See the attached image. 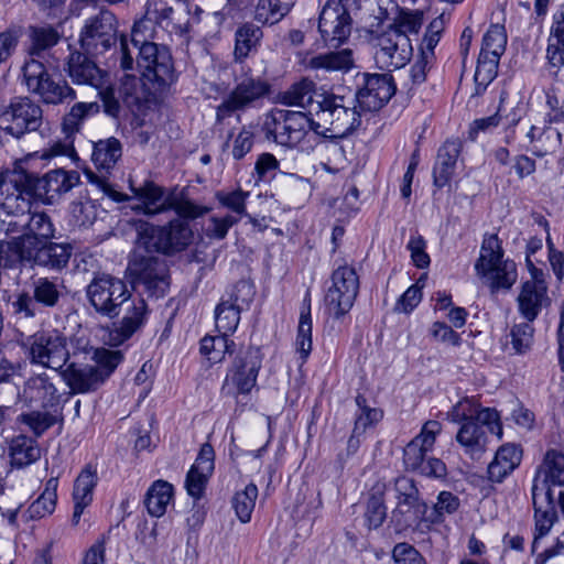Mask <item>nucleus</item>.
<instances>
[{"mask_svg": "<svg viewBox=\"0 0 564 564\" xmlns=\"http://www.w3.org/2000/svg\"><path fill=\"white\" fill-rule=\"evenodd\" d=\"M135 230V253L131 270L147 292L156 297L163 296L169 286L167 269L163 261L151 253H166L164 228L139 221Z\"/></svg>", "mask_w": 564, "mask_h": 564, "instance_id": "nucleus-1", "label": "nucleus"}, {"mask_svg": "<svg viewBox=\"0 0 564 564\" xmlns=\"http://www.w3.org/2000/svg\"><path fill=\"white\" fill-rule=\"evenodd\" d=\"M319 93V134L325 138H344L361 123L362 112L354 101L347 102L344 96Z\"/></svg>", "mask_w": 564, "mask_h": 564, "instance_id": "nucleus-2", "label": "nucleus"}, {"mask_svg": "<svg viewBox=\"0 0 564 564\" xmlns=\"http://www.w3.org/2000/svg\"><path fill=\"white\" fill-rule=\"evenodd\" d=\"M96 366L68 365L59 373L73 393H88L97 390L122 361L119 350L97 349L94 354Z\"/></svg>", "mask_w": 564, "mask_h": 564, "instance_id": "nucleus-3", "label": "nucleus"}, {"mask_svg": "<svg viewBox=\"0 0 564 564\" xmlns=\"http://www.w3.org/2000/svg\"><path fill=\"white\" fill-rule=\"evenodd\" d=\"M359 290V280L356 271L343 265L336 269L332 274V284L325 294L326 325L330 329L336 328V324L352 307Z\"/></svg>", "mask_w": 564, "mask_h": 564, "instance_id": "nucleus-4", "label": "nucleus"}, {"mask_svg": "<svg viewBox=\"0 0 564 564\" xmlns=\"http://www.w3.org/2000/svg\"><path fill=\"white\" fill-rule=\"evenodd\" d=\"M263 130L268 139L281 145L292 147L299 143L308 130L315 132V122L312 112L273 109L265 116Z\"/></svg>", "mask_w": 564, "mask_h": 564, "instance_id": "nucleus-5", "label": "nucleus"}, {"mask_svg": "<svg viewBox=\"0 0 564 564\" xmlns=\"http://www.w3.org/2000/svg\"><path fill=\"white\" fill-rule=\"evenodd\" d=\"M31 364L61 371L69 358L67 338L58 329H41L24 343Z\"/></svg>", "mask_w": 564, "mask_h": 564, "instance_id": "nucleus-6", "label": "nucleus"}, {"mask_svg": "<svg viewBox=\"0 0 564 564\" xmlns=\"http://www.w3.org/2000/svg\"><path fill=\"white\" fill-rule=\"evenodd\" d=\"M23 79L29 93L47 105H61L76 98V91L65 80H54L46 66L31 57L23 67Z\"/></svg>", "mask_w": 564, "mask_h": 564, "instance_id": "nucleus-7", "label": "nucleus"}, {"mask_svg": "<svg viewBox=\"0 0 564 564\" xmlns=\"http://www.w3.org/2000/svg\"><path fill=\"white\" fill-rule=\"evenodd\" d=\"M122 156L121 142L110 137L99 140L93 145L91 161L97 169V173L87 172V177L104 195L111 198L113 202H124L127 195L118 192L113 185L107 180V175L111 173L116 164Z\"/></svg>", "mask_w": 564, "mask_h": 564, "instance_id": "nucleus-8", "label": "nucleus"}, {"mask_svg": "<svg viewBox=\"0 0 564 564\" xmlns=\"http://www.w3.org/2000/svg\"><path fill=\"white\" fill-rule=\"evenodd\" d=\"M126 282L110 274L95 276L86 288V295L95 311L110 318L121 313V304L130 297Z\"/></svg>", "mask_w": 564, "mask_h": 564, "instance_id": "nucleus-9", "label": "nucleus"}, {"mask_svg": "<svg viewBox=\"0 0 564 564\" xmlns=\"http://www.w3.org/2000/svg\"><path fill=\"white\" fill-rule=\"evenodd\" d=\"M369 34V42L375 50V62L380 69L391 72L404 67L410 62L413 46L405 35L389 29L382 33L370 30Z\"/></svg>", "mask_w": 564, "mask_h": 564, "instance_id": "nucleus-10", "label": "nucleus"}, {"mask_svg": "<svg viewBox=\"0 0 564 564\" xmlns=\"http://www.w3.org/2000/svg\"><path fill=\"white\" fill-rule=\"evenodd\" d=\"M63 284L59 279H51L41 276L32 281V295L23 292L18 295L12 303L13 313L17 319L34 318L37 314L39 306L52 308L55 307L63 293Z\"/></svg>", "mask_w": 564, "mask_h": 564, "instance_id": "nucleus-11", "label": "nucleus"}, {"mask_svg": "<svg viewBox=\"0 0 564 564\" xmlns=\"http://www.w3.org/2000/svg\"><path fill=\"white\" fill-rule=\"evenodd\" d=\"M43 124L41 106L28 97L13 99L0 112V130L17 139L40 130Z\"/></svg>", "mask_w": 564, "mask_h": 564, "instance_id": "nucleus-12", "label": "nucleus"}, {"mask_svg": "<svg viewBox=\"0 0 564 564\" xmlns=\"http://www.w3.org/2000/svg\"><path fill=\"white\" fill-rule=\"evenodd\" d=\"M14 183L29 182L35 198L53 204L63 194L69 192L79 183L76 171L53 170L42 177L20 171L15 173Z\"/></svg>", "mask_w": 564, "mask_h": 564, "instance_id": "nucleus-13", "label": "nucleus"}, {"mask_svg": "<svg viewBox=\"0 0 564 564\" xmlns=\"http://www.w3.org/2000/svg\"><path fill=\"white\" fill-rule=\"evenodd\" d=\"M506 45L507 34L503 25H490L484 35L482 46L475 72L477 94L485 90L487 85L495 78L498 62L506 50Z\"/></svg>", "mask_w": 564, "mask_h": 564, "instance_id": "nucleus-14", "label": "nucleus"}, {"mask_svg": "<svg viewBox=\"0 0 564 564\" xmlns=\"http://www.w3.org/2000/svg\"><path fill=\"white\" fill-rule=\"evenodd\" d=\"M137 66L149 82L165 86L174 82L175 70L170 50L164 45L144 42L138 47Z\"/></svg>", "mask_w": 564, "mask_h": 564, "instance_id": "nucleus-15", "label": "nucleus"}, {"mask_svg": "<svg viewBox=\"0 0 564 564\" xmlns=\"http://www.w3.org/2000/svg\"><path fill=\"white\" fill-rule=\"evenodd\" d=\"M254 295L253 285L241 280L236 283L227 297H224L215 308L216 328L220 334L229 336L240 322V313L249 306Z\"/></svg>", "mask_w": 564, "mask_h": 564, "instance_id": "nucleus-16", "label": "nucleus"}, {"mask_svg": "<svg viewBox=\"0 0 564 564\" xmlns=\"http://www.w3.org/2000/svg\"><path fill=\"white\" fill-rule=\"evenodd\" d=\"M350 33L351 18L344 0H328L319 13V36L324 46L338 48Z\"/></svg>", "mask_w": 564, "mask_h": 564, "instance_id": "nucleus-17", "label": "nucleus"}, {"mask_svg": "<svg viewBox=\"0 0 564 564\" xmlns=\"http://www.w3.org/2000/svg\"><path fill=\"white\" fill-rule=\"evenodd\" d=\"M116 40V17L109 10H100L96 15L86 20L82 29L79 42L90 54L106 52Z\"/></svg>", "mask_w": 564, "mask_h": 564, "instance_id": "nucleus-18", "label": "nucleus"}, {"mask_svg": "<svg viewBox=\"0 0 564 564\" xmlns=\"http://www.w3.org/2000/svg\"><path fill=\"white\" fill-rule=\"evenodd\" d=\"M269 84L257 77L245 76L234 88V90L217 107L216 119L221 122L230 117L235 111L243 110L256 100L269 94Z\"/></svg>", "mask_w": 564, "mask_h": 564, "instance_id": "nucleus-19", "label": "nucleus"}, {"mask_svg": "<svg viewBox=\"0 0 564 564\" xmlns=\"http://www.w3.org/2000/svg\"><path fill=\"white\" fill-rule=\"evenodd\" d=\"M527 263L532 279L522 283L517 297L518 311L528 321L533 322L543 307L550 305L547 286L543 279V272L535 268L527 257Z\"/></svg>", "mask_w": 564, "mask_h": 564, "instance_id": "nucleus-20", "label": "nucleus"}, {"mask_svg": "<svg viewBox=\"0 0 564 564\" xmlns=\"http://www.w3.org/2000/svg\"><path fill=\"white\" fill-rule=\"evenodd\" d=\"M446 420L452 423L463 424L469 420L478 421L486 425L489 433L502 437V424L497 410L491 408H481L478 400L474 397H465L457 401L447 412Z\"/></svg>", "mask_w": 564, "mask_h": 564, "instance_id": "nucleus-21", "label": "nucleus"}, {"mask_svg": "<svg viewBox=\"0 0 564 564\" xmlns=\"http://www.w3.org/2000/svg\"><path fill=\"white\" fill-rule=\"evenodd\" d=\"M260 367L261 362L256 351L247 350L242 356H238L226 376L223 392L232 397L249 393L256 386Z\"/></svg>", "mask_w": 564, "mask_h": 564, "instance_id": "nucleus-22", "label": "nucleus"}, {"mask_svg": "<svg viewBox=\"0 0 564 564\" xmlns=\"http://www.w3.org/2000/svg\"><path fill=\"white\" fill-rule=\"evenodd\" d=\"M364 86L356 93L361 112L381 109L394 95L395 86L390 74H364Z\"/></svg>", "mask_w": 564, "mask_h": 564, "instance_id": "nucleus-23", "label": "nucleus"}, {"mask_svg": "<svg viewBox=\"0 0 564 564\" xmlns=\"http://www.w3.org/2000/svg\"><path fill=\"white\" fill-rule=\"evenodd\" d=\"M14 225L25 227L26 229L24 235L8 241L15 243L14 246L21 251V261L31 260L32 250L37 245V238L48 239L54 234L53 224L45 213L26 215L24 219L15 221Z\"/></svg>", "mask_w": 564, "mask_h": 564, "instance_id": "nucleus-24", "label": "nucleus"}, {"mask_svg": "<svg viewBox=\"0 0 564 564\" xmlns=\"http://www.w3.org/2000/svg\"><path fill=\"white\" fill-rule=\"evenodd\" d=\"M65 72L76 85H87L94 88L104 87L108 73L99 68L97 63L79 51H70L65 62Z\"/></svg>", "mask_w": 564, "mask_h": 564, "instance_id": "nucleus-25", "label": "nucleus"}, {"mask_svg": "<svg viewBox=\"0 0 564 564\" xmlns=\"http://www.w3.org/2000/svg\"><path fill=\"white\" fill-rule=\"evenodd\" d=\"M532 502L534 507L535 534L533 549L539 539L545 536L552 529L556 512L553 502V492L551 488H546L543 484H532Z\"/></svg>", "mask_w": 564, "mask_h": 564, "instance_id": "nucleus-26", "label": "nucleus"}, {"mask_svg": "<svg viewBox=\"0 0 564 564\" xmlns=\"http://www.w3.org/2000/svg\"><path fill=\"white\" fill-rule=\"evenodd\" d=\"M13 171L6 180H3L1 193H6L3 202L0 207L7 213L8 216H14L17 218L24 219L30 212V205L32 198L35 195L32 193L31 185L29 182L14 183L15 173Z\"/></svg>", "mask_w": 564, "mask_h": 564, "instance_id": "nucleus-27", "label": "nucleus"}, {"mask_svg": "<svg viewBox=\"0 0 564 564\" xmlns=\"http://www.w3.org/2000/svg\"><path fill=\"white\" fill-rule=\"evenodd\" d=\"M122 319L111 332V340L118 345L129 339L145 322L148 307L141 297H130L121 304Z\"/></svg>", "mask_w": 564, "mask_h": 564, "instance_id": "nucleus-28", "label": "nucleus"}, {"mask_svg": "<svg viewBox=\"0 0 564 564\" xmlns=\"http://www.w3.org/2000/svg\"><path fill=\"white\" fill-rule=\"evenodd\" d=\"M214 467V449L210 445L204 444L186 475L185 487L191 497L199 499L203 496Z\"/></svg>", "mask_w": 564, "mask_h": 564, "instance_id": "nucleus-29", "label": "nucleus"}, {"mask_svg": "<svg viewBox=\"0 0 564 564\" xmlns=\"http://www.w3.org/2000/svg\"><path fill=\"white\" fill-rule=\"evenodd\" d=\"M133 196L131 199H137L138 204L132 205L131 208L142 212L145 215H156L173 207V198L165 197L162 187L155 185L153 182H145L140 187H131ZM130 197L127 196L126 200Z\"/></svg>", "mask_w": 564, "mask_h": 564, "instance_id": "nucleus-30", "label": "nucleus"}, {"mask_svg": "<svg viewBox=\"0 0 564 564\" xmlns=\"http://www.w3.org/2000/svg\"><path fill=\"white\" fill-rule=\"evenodd\" d=\"M98 482L97 469L88 464L86 465L74 481L73 501L74 512L72 516L73 525H78L80 517L91 501L94 489Z\"/></svg>", "mask_w": 564, "mask_h": 564, "instance_id": "nucleus-31", "label": "nucleus"}, {"mask_svg": "<svg viewBox=\"0 0 564 564\" xmlns=\"http://www.w3.org/2000/svg\"><path fill=\"white\" fill-rule=\"evenodd\" d=\"M319 52V82L326 79V74L334 75L340 79L344 75L355 67L354 51L349 47L329 48Z\"/></svg>", "mask_w": 564, "mask_h": 564, "instance_id": "nucleus-32", "label": "nucleus"}, {"mask_svg": "<svg viewBox=\"0 0 564 564\" xmlns=\"http://www.w3.org/2000/svg\"><path fill=\"white\" fill-rule=\"evenodd\" d=\"M478 421L469 420L460 424L455 440L464 453L471 458H479L487 449L488 435Z\"/></svg>", "mask_w": 564, "mask_h": 564, "instance_id": "nucleus-33", "label": "nucleus"}, {"mask_svg": "<svg viewBox=\"0 0 564 564\" xmlns=\"http://www.w3.org/2000/svg\"><path fill=\"white\" fill-rule=\"evenodd\" d=\"M23 394L26 400L40 403L43 408L56 405L61 397L46 373L31 377L25 383Z\"/></svg>", "mask_w": 564, "mask_h": 564, "instance_id": "nucleus-34", "label": "nucleus"}, {"mask_svg": "<svg viewBox=\"0 0 564 564\" xmlns=\"http://www.w3.org/2000/svg\"><path fill=\"white\" fill-rule=\"evenodd\" d=\"M508 258H505V250L502 248V241L499 239L497 234L486 232L484 235L479 257L475 262V271L479 278L486 272L492 271V269Z\"/></svg>", "mask_w": 564, "mask_h": 564, "instance_id": "nucleus-35", "label": "nucleus"}, {"mask_svg": "<svg viewBox=\"0 0 564 564\" xmlns=\"http://www.w3.org/2000/svg\"><path fill=\"white\" fill-rule=\"evenodd\" d=\"M522 451L516 444H505L497 451L494 460L488 466L491 481H502L521 462Z\"/></svg>", "mask_w": 564, "mask_h": 564, "instance_id": "nucleus-36", "label": "nucleus"}, {"mask_svg": "<svg viewBox=\"0 0 564 564\" xmlns=\"http://www.w3.org/2000/svg\"><path fill=\"white\" fill-rule=\"evenodd\" d=\"M73 248L68 243L48 242L32 250L35 264L51 270H62L68 264Z\"/></svg>", "mask_w": 564, "mask_h": 564, "instance_id": "nucleus-37", "label": "nucleus"}, {"mask_svg": "<svg viewBox=\"0 0 564 564\" xmlns=\"http://www.w3.org/2000/svg\"><path fill=\"white\" fill-rule=\"evenodd\" d=\"M460 144L457 141H446L438 150L437 160L433 169L434 184L444 187L453 176Z\"/></svg>", "mask_w": 564, "mask_h": 564, "instance_id": "nucleus-38", "label": "nucleus"}, {"mask_svg": "<svg viewBox=\"0 0 564 564\" xmlns=\"http://www.w3.org/2000/svg\"><path fill=\"white\" fill-rule=\"evenodd\" d=\"M564 486V454L555 449L546 452L542 465L539 467L533 484Z\"/></svg>", "mask_w": 564, "mask_h": 564, "instance_id": "nucleus-39", "label": "nucleus"}, {"mask_svg": "<svg viewBox=\"0 0 564 564\" xmlns=\"http://www.w3.org/2000/svg\"><path fill=\"white\" fill-rule=\"evenodd\" d=\"M10 463L13 467L23 468L35 463L41 457L36 441L25 435L13 437L8 448Z\"/></svg>", "mask_w": 564, "mask_h": 564, "instance_id": "nucleus-40", "label": "nucleus"}, {"mask_svg": "<svg viewBox=\"0 0 564 564\" xmlns=\"http://www.w3.org/2000/svg\"><path fill=\"white\" fill-rule=\"evenodd\" d=\"M313 322L311 316V293L307 291L303 300V306L300 313L297 334L295 339V349L300 358L305 361L313 348L312 339Z\"/></svg>", "mask_w": 564, "mask_h": 564, "instance_id": "nucleus-41", "label": "nucleus"}, {"mask_svg": "<svg viewBox=\"0 0 564 564\" xmlns=\"http://www.w3.org/2000/svg\"><path fill=\"white\" fill-rule=\"evenodd\" d=\"M57 487L58 479L56 477H52L45 482L43 492L23 513L25 520L42 519L53 513L57 501Z\"/></svg>", "mask_w": 564, "mask_h": 564, "instance_id": "nucleus-42", "label": "nucleus"}, {"mask_svg": "<svg viewBox=\"0 0 564 564\" xmlns=\"http://www.w3.org/2000/svg\"><path fill=\"white\" fill-rule=\"evenodd\" d=\"M479 279L490 288L491 292L510 290L518 279L517 265L513 260L507 259Z\"/></svg>", "mask_w": 564, "mask_h": 564, "instance_id": "nucleus-43", "label": "nucleus"}, {"mask_svg": "<svg viewBox=\"0 0 564 564\" xmlns=\"http://www.w3.org/2000/svg\"><path fill=\"white\" fill-rule=\"evenodd\" d=\"M173 498V486L165 480L154 481L147 492L145 506L152 517L160 518Z\"/></svg>", "mask_w": 564, "mask_h": 564, "instance_id": "nucleus-44", "label": "nucleus"}, {"mask_svg": "<svg viewBox=\"0 0 564 564\" xmlns=\"http://www.w3.org/2000/svg\"><path fill=\"white\" fill-rule=\"evenodd\" d=\"M424 23V14L420 10H399L389 25V30L397 31L412 41V36H417Z\"/></svg>", "mask_w": 564, "mask_h": 564, "instance_id": "nucleus-45", "label": "nucleus"}, {"mask_svg": "<svg viewBox=\"0 0 564 564\" xmlns=\"http://www.w3.org/2000/svg\"><path fill=\"white\" fill-rule=\"evenodd\" d=\"M164 228V238L166 241V253L181 251L185 249L193 239V232L188 224L178 219L170 221Z\"/></svg>", "mask_w": 564, "mask_h": 564, "instance_id": "nucleus-46", "label": "nucleus"}, {"mask_svg": "<svg viewBox=\"0 0 564 564\" xmlns=\"http://www.w3.org/2000/svg\"><path fill=\"white\" fill-rule=\"evenodd\" d=\"M235 343L227 335L205 336L200 340V352L212 362L224 360L226 354H231Z\"/></svg>", "mask_w": 564, "mask_h": 564, "instance_id": "nucleus-47", "label": "nucleus"}, {"mask_svg": "<svg viewBox=\"0 0 564 564\" xmlns=\"http://www.w3.org/2000/svg\"><path fill=\"white\" fill-rule=\"evenodd\" d=\"M99 106L96 102H77L64 116L62 128L63 132L70 137L78 132L83 121L90 115L97 113Z\"/></svg>", "mask_w": 564, "mask_h": 564, "instance_id": "nucleus-48", "label": "nucleus"}, {"mask_svg": "<svg viewBox=\"0 0 564 564\" xmlns=\"http://www.w3.org/2000/svg\"><path fill=\"white\" fill-rule=\"evenodd\" d=\"M61 39L59 32L51 26H31L30 28V55L40 56L42 52L56 45Z\"/></svg>", "mask_w": 564, "mask_h": 564, "instance_id": "nucleus-49", "label": "nucleus"}, {"mask_svg": "<svg viewBox=\"0 0 564 564\" xmlns=\"http://www.w3.org/2000/svg\"><path fill=\"white\" fill-rule=\"evenodd\" d=\"M315 96V84L307 78L294 84L288 91L281 95V101L288 106H300L305 108L313 104Z\"/></svg>", "mask_w": 564, "mask_h": 564, "instance_id": "nucleus-50", "label": "nucleus"}, {"mask_svg": "<svg viewBox=\"0 0 564 564\" xmlns=\"http://www.w3.org/2000/svg\"><path fill=\"white\" fill-rule=\"evenodd\" d=\"M290 11V6L281 0H258L254 20L262 24L279 22Z\"/></svg>", "mask_w": 564, "mask_h": 564, "instance_id": "nucleus-51", "label": "nucleus"}, {"mask_svg": "<svg viewBox=\"0 0 564 564\" xmlns=\"http://www.w3.org/2000/svg\"><path fill=\"white\" fill-rule=\"evenodd\" d=\"M258 498V488L254 484H249L243 490L237 491L232 497V508L236 516L242 523H248Z\"/></svg>", "mask_w": 564, "mask_h": 564, "instance_id": "nucleus-52", "label": "nucleus"}, {"mask_svg": "<svg viewBox=\"0 0 564 564\" xmlns=\"http://www.w3.org/2000/svg\"><path fill=\"white\" fill-rule=\"evenodd\" d=\"M358 413L355 419V433L365 434L367 429L378 424L383 417V411L380 408H371L367 404V400L362 395L356 397Z\"/></svg>", "mask_w": 564, "mask_h": 564, "instance_id": "nucleus-53", "label": "nucleus"}, {"mask_svg": "<svg viewBox=\"0 0 564 564\" xmlns=\"http://www.w3.org/2000/svg\"><path fill=\"white\" fill-rule=\"evenodd\" d=\"M262 31L252 23H245L236 31L235 55L241 59L248 56L249 52L262 37Z\"/></svg>", "mask_w": 564, "mask_h": 564, "instance_id": "nucleus-54", "label": "nucleus"}, {"mask_svg": "<svg viewBox=\"0 0 564 564\" xmlns=\"http://www.w3.org/2000/svg\"><path fill=\"white\" fill-rule=\"evenodd\" d=\"M395 498L400 507H406L408 510L415 508L420 511L425 509V505L419 501V490L412 479L408 477H399L394 484Z\"/></svg>", "mask_w": 564, "mask_h": 564, "instance_id": "nucleus-55", "label": "nucleus"}, {"mask_svg": "<svg viewBox=\"0 0 564 564\" xmlns=\"http://www.w3.org/2000/svg\"><path fill=\"white\" fill-rule=\"evenodd\" d=\"M369 12L366 25L370 30L379 28L390 15L391 11L398 9L393 0H364Z\"/></svg>", "mask_w": 564, "mask_h": 564, "instance_id": "nucleus-56", "label": "nucleus"}, {"mask_svg": "<svg viewBox=\"0 0 564 564\" xmlns=\"http://www.w3.org/2000/svg\"><path fill=\"white\" fill-rule=\"evenodd\" d=\"M249 192H245L241 188L231 192H218L216 198L219 204L237 214L239 217L247 216L246 200L249 197Z\"/></svg>", "mask_w": 564, "mask_h": 564, "instance_id": "nucleus-57", "label": "nucleus"}, {"mask_svg": "<svg viewBox=\"0 0 564 564\" xmlns=\"http://www.w3.org/2000/svg\"><path fill=\"white\" fill-rule=\"evenodd\" d=\"M531 323L527 321L511 328V344L517 354H524L532 346L534 328Z\"/></svg>", "mask_w": 564, "mask_h": 564, "instance_id": "nucleus-58", "label": "nucleus"}, {"mask_svg": "<svg viewBox=\"0 0 564 564\" xmlns=\"http://www.w3.org/2000/svg\"><path fill=\"white\" fill-rule=\"evenodd\" d=\"M538 134L539 138L533 145V153L538 156H544L554 152L562 143V134L551 127L543 129Z\"/></svg>", "mask_w": 564, "mask_h": 564, "instance_id": "nucleus-59", "label": "nucleus"}, {"mask_svg": "<svg viewBox=\"0 0 564 564\" xmlns=\"http://www.w3.org/2000/svg\"><path fill=\"white\" fill-rule=\"evenodd\" d=\"M442 31L443 20L441 18L434 19L426 29L420 46V54L431 58L434 57V48L440 42Z\"/></svg>", "mask_w": 564, "mask_h": 564, "instance_id": "nucleus-60", "label": "nucleus"}, {"mask_svg": "<svg viewBox=\"0 0 564 564\" xmlns=\"http://www.w3.org/2000/svg\"><path fill=\"white\" fill-rule=\"evenodd\" d=\"M406 249L410 251L413 264L419 269H425L430 265L431 259L426 252V241L420 235H412Z\"/></svg>", "mask_w": 564, "mask_h": 564, "instance_id": "nucleus-61", "label": "nucleus"}, {"mask_svg": "<svg viewBox=\"0 0 564 564\" xmlns=\"http://www.w3.org/2000/svg\"><path fill=\"white\" fill-rule=\"evenodd\" d=\"M239 221L238 217L227 215L225 217L212 216L205 228L208 238L221 240L226 237L228 230Z\"/></svg>", "mask_w": 564, "mask_h": 564, "instance_id": "nucleus-62", "label": "nucleus"}, {"mask_svg": "<svg viewBox=\"0 0 564 564\" xmlns=\"http://www.w3.org/2000/svg\"><path fill=\"white\" fill-rule=\"evenodd\" d=\"M22 421L36 434L41 435L56 422L54 415L48 412L33 411L22 415Z\"/></svg>", "mask_w": 564, "mask_h": 564, "instance_id": "nucleus-63", "label": "nucleus"}, {"mask_svg": "<svg viewBox=\"0 0 564 564\" xmlns=\"http://www.w3.org/2000/svg\"><path fill=\"white\" fill-rule=\"evenodd\" d=\"M392 558L397 564H426L420 552L409 543L402 542L394 545Z\"/></svg>", "mask_w": 564, "mask_h": 564, "instance_id": "nucleus-64", "label": "nucleus"}]
</instances>
